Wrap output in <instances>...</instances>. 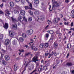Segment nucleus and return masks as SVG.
<instances>
[{
  "mask_svg": "<svg viewBox=\"0 0 74 74\" xmlns=\"http://www.w3.org/2000/svg\"><path fill=\"white\" fill-rule=\"evenodd\" d=\"M10 42V40L8 39H7L5 40V45H8Z\"/></svg>",
  "mask_w": 74,
  "mask_h": 74,
  "instance_id": "nucleus-11",
  "label": "nucleus"
},
{
  "mask_svg": "<svg viewBox=\"0 0 74 74\" xmlns=\"http://www.w3.org/2000/svg\"><path fill=\"white\" fill-rule=\"evenodd\" d=\"M9 34L10 37H11L14 36V35L13 34V33L12 31H10L9 32Z\"/></svg>",
  "mask_w": 74,
  "mask_h": 74,
  "instance_id": "nucleus-13",
  "label": "nucleus"
},
{
  "mask_svg": "<svg viewBox=\"0 0 74 74\" xmlns=\"http://www.w3.org/2000/svg\"><path fill=\"white\" fill-rule=\"evenodd\" d=\"M37 70H36V69H35L32 72H31V74H33L34 73H35V72H36Z\"/></svg>",
  "mask_w": 74,
  "mask_h": 74,
  "instance_id": "nucleus-40",
  "label": "nucleus"
},
{
  "mask_svg": "<svg viewBox=\"0 0 74 74\" xmlns=\"http://www.w3.org/2000/svg\"><path fill=\"white\" fill-rule=\"evenodd\" d=\"M24 47H26V48H28V47H29V46H28L27 45H25L24 46Z\"/></svg>",
  "mask_w": 74,
  "mask_h": 74,
  "instance_id": "nucleus-55",
  "label": "nucleus"
},
{
  "mask_svg": "<svg viewBox=\"0 0 74 74\" xmlns=\"http://www.w3.org/2000/svg\"><path fill=\"white\" fill-rule=\"evenodd\" d=\"M15 8H16L17 9H19V7L18 6V5H15Z\"/></svg>",
  "mask_w": 74,
  "mask_h": 74,
  "instance_id": "nucleus-37",
  "label": "nucleus"
},
{
  "mask_svg": "<svg viewBox=\"0 0 74 74\" xmlns=\"http://www.w3.org/2000/svg\"><path fill=\"white\" fill-rule=\"evenodd\" d=\"M49 25H47L45 27V30H47V29H48V27H49Z\"/></svg>",
  "mask_w": 74,
  "mask_h": 74,
  "instance_id": "nucleus-45",
  "label": "nucleus"
},
{
  "mask_svg": "<svg viewBox=\"0 0 74 74\" xmlns=\"http://www.w3.org/2000/svg\"><path fill=\"white\" fill-rule=\"evenodd\" d=\"M54 47L55 48H57L58 47V44L56 43V42H54L53 44Z\"/></svg>",
  "mask_w": 74,
  "mask_h": 74,
  "instance_id": "nucleus-17",
  "label": "nucleus"
},
{
  "mask_svg": "<svg viewBox=\"0 0 74 74\" xmlns=\"http://www.w3.org/2000/svg\"><path fill=\"white\" fill-rule=\"evenodd\" d=\"M44 46L45 48H47V47H48L49 46V45H48V43H46L44 45Z\"/></svg>",
  "mask_w": 74,
  "mask_h": 74,
  "instance_id": "nucleus-25",
  "label": "nucleus"
},
{
  "mask_svg": "<svg viewBox=\"0 0 74 74\" xmlns=\"http://www.w3.org/2000/svg\"><path fill=\"white\" fill-rule=\"evenodd\" d=\"M53 37H54V36H53V35H51L50 38L52 40H53Z\"/></svg>",
  "mask_w": 74,
  "mask_h": 74,
  "instance_id": "nucleus-43",
  "label": "nucleus"
},
{
  "mask_svg": "<svg viewBox=\"0 0 74 74\" xmlns=\"http://www.w3.org/2000/svg\"><path fill=\"white\" fill-rule=\"evenodd\" d=\"M72 73L73 74H74V70L72 71H71Z\"/></svg>",
  "mask_w": 74,
  "mask_h": 74,
  "instance_id": "nucleus-64",
  "label": "nucleus"
},
{
  "mask_svg": "<svg viewBox=\"0 0 74 74\" xmlns=\"http://www.w3.org/2000/svg\"><path fill=\"white\" fill-rule=\"evenodd\" d=\"M5 59L6 60H10V57L6 55L5 56Z\"/></svg>",
  "mask_w": 74,
  "mask_h": 74,
  "instance_id": "nucleus-14",
  "label": "nucleus"
},
{
  "mask_svg": "<svg viewBox=\"0 0 74 74\" xmlns=\"http://www.w3.org/2000/svg\"><path fill=\"white\" fill-rule=\"evenodd\" d=\"M52 54H49V56L48 57V58H51V56H52Z\"/></svg>",
  "mask_w": 74,
  "mask_h": 74,
  "instance_id": "nucleus-53",
  "label": "nucleus"
},
{
  "mask_svg": "<svg viewBox=\"0 0 74 74\" xmlns=\"http://www.w3.org/2000/svg\"><path fill=\"white\" fill-rule=\"evenodd\" d=\"M29 13L30 14V15H33V12L31 10H29L28 11Z\"/></svg>",
  "mask_w": 74,
  "mask_h": 74,
  "instance_id": "nucleus-31",
  "label": "nucleus"
},
{
  "mask_svg": "<svg viewBox=\"0 0 74 74\" xmlns=\"http://www.w3.org/2000/svg\"><path fill=\"white\" fill-rule=\"evenodd\" d=\"M53 39H50L49 40V41H50V42H52V41H53Z\"/></svg>",
  "mask_w": 74,
  "mask_h": 74,
  "instance_id": "nucleus-56",
  "label": "nucleus"
},
{
  "mask_svg": "<svg viewBox=\"0 0 74 74\" xmlns=\"http://www.w3.org/2000/svg\"><path fill=\"white\" fill-rule=\"evenodd\" d=\"M53 33V31L50 30V34H52Z\"/></svg>",
  "mask_w": 74,
  "mask_h": 74,
  "instance_id": "nucleus-47",
  "label": "nucleus"
},
{
  "mask_svg": "<svg viewBox=\"0 0 74 74\" xmlns=\"http://www.w3.org/2000/svg\"><path fill=\"white\" fill-rule=\"evenodd\" d=\"M51 1L53 3V4L52 7V9L53 10L55 9V7H59V4L57 1H56L55 0H52Z\"/></svg>",
  "mask_w": 74,
  "mask_h": 74,
  "instance_id": "nucleus-3",
  "label": "nucleus"
},
{
  "mask_svg": "<svg viewBox=\"0 0 74 74\" xmlns=\"http://www.w3.org/2000/svg\"><path fill=\"white\" fill-rule=\"evenodd\" d=\"M1 51H3V52H6V51L3 49H2Z\"/></svg>",
  "mask_w": 74,
  "mask_h": 74,
  "instance_id": "nucleus-54",
  "label": "nucleus"
},
{
  "mask_svg": "<svg viewBox=\"0 0 74 74\" xmlns=\"http://www.w3.org/2000/svg\"><path fill=\"white\" fill-rule=\"evenodd\" d=\"M21 3L22 4H24L25 3V0H21Z\"/></svg>",
  "mask_w": 74,
  "mask_h": 74,
  "instance_id": "nucleus-33",
  "label": "nucleus"
},
{
  "mask_svg": "<svg viewBox=\"0 0 74 74\" xmlns=\"http://www.w3.org/2000/svg\"><path fill=\"white\" fill-rule=\"evenodd\" d=\"M64 24L65 25H68L69 24V22H67V23H66V22H65L64 23Z\"/></svg>",
  "mask_w": 74,
  "mask_h": 74,
  "instance_id": "nucleus-35",
  "label": "nucleus"
},
{
  "mask_svg": "<svg viewBox=\"0 0 74 74\" xmlns=\"http://www.w3.org/2000/svg\"><path fill=\"white\" fill-rule=\"evenodd\" d=\"M40 20L41 21H42L43 20H44V16H40Z\"/></svg>",
  "mask_w": 74,
  "mask_h": 74,
  "instance_id": "nucleus-29",
  "label": "nucleus"
},
{
  "mask_svg": "<svg viewBox=\"0 0 74 74\" xmlns=\"http://www.w3.org/2000/svg\"><path fill=\"white\" fill-rule=\"evenodd\" d=\"M12 44L13 45H15L17 44V41L16 40H14L12 41Z\"/></svg>",
  "mask_w": 74,
  "mask_h": 74,
  "instance_id": "nucleus-22",
  "label": "nucleus"
},
{
  "mask_svg": "<svg viewBox=\"0 0 74 74\" xmlns=\"http://www.w3.org/2000/svg\"><path fill=\"white\" fill-rule=\"evenodd\" d=\"M44 46V44H41L39 46V47H40V48H42Z\"/></svg>",
  "mask_w": 74,
  "mask_h": 74,
  "instance_id": "nucleus-32",
  "label": "nucleus"
},
{
  "mask_svg": "<svg viewBox=\"0 0 74 74\" xmlns=\"http://www.w3.org/2000/svg\"><path fill=\"white\" fill-rule=\"evenodd\" d=\"M12 28L14 30H17V29H18L17 25L15 24H14L12 25Z\"/></svg>",
  "mask_w": 74,
  "mask_h": 74,
  "instance_id": "nucleus-10",
  "label": "nucleus"
},
{
  "mask_svg": "<svg viewBox=\"0 0 74 74\" xmlns=\"http://www.w3.org/2000/svg\"><path fill=\"white\" fill-rule=\"evenodd\" d=\"M10 12V11L8 10H6L5 11V14L6 16H8L7 15H10L11 13H9Z\"/></svg>",
  "mask_w": 74,
  "mask_h": 74,
  "instance_id": "nucleus-8",
  "label": "nucleus"
},
{
  "mask_svg": "<svg viewBox=\"0 0 74 74\" xmlns=\"http://www.w3.org/2000/svg\"><path fill=\"white\" fill-rule=\"evenodd\" d=\"M32 17H29L28 19V21H32Z\"/></svg>",
  "mask_w": 74,
  "mask_h": 74,
  "instance_id": "nucleus-30",
  "label": "nucleus"
},
{
  "mask_svg": "<svg viewBox=\"0 0 74 74\" xmlns=\"http://www.w3.org/2000/svg\"><path fill=\"white\" fill-rule=\"evenodd\" d=\"M49 53H45V55L46 56H48V55H49Z\"/></svg>",
  "mask_w": 74,
  "mask_h": 74,
  "instance_id": "nucleus-50",
  "label": "nucleus"
},
{
  "mask_svg": "<svg viewBox=\"0 0 74 74\" xmlns=\"http://www.w3.org/2000/svg\"><path fill=\"white\" fill-rule=\"evenodd\" d=\"M28 65V64H27L25 66V67L24 68L25 69H26V68L27 67V66Z\"/></svg>",
  "mask_w": 74,
  "mask_h": 74,
  "instance_id": "nucleus-57",
  "label": "nucleus"
},
{
  "mask_svg": "<svg viewBox=\"0 0 74 74\" xmlns=\"http://www.w3.org/2000/svg\"><path fill=\"white\" fill-rule=\"evenodd\" d=\"M71 26H73V25H74V24L73 22H72L71 23Z\"/></svg>",
  "mask_w": 74,
  "mask_h": 74,
  "instance_id": "nucleus-60",
  "label": "nucleus"
},
{
  "mask_svg": "<svg viewBox=\"0 0 74 74\" xmlns=\"http://www.w3.org/2000/svg\"><path fill=\"white\" fill-rule=\"evenodd\" d=\"M60 18H56L54 19L53 22L54 23H58L59 22V21L60 20Z\"/></svg>",
  "mask_w": 74,
  "mask_h": 74,
  "instance_id": "nucleus-6",
  "label": "nucleus"
},
{
  "mask_svg": "<svg viewBox=\"0 0 74 74\" xmlns=\"http://www.w3.org/2000/svg\"><path fill=\"white\" fill-rule=\"evenodd\" d=\"M43 69L44 70H45V71H46V70H48V68H47V67L46 66H44L43 68Z\"/></svg>",
  "mask_w": 74,
  "mask_h": 74,
  "instance_id": "nucleus-28",
  "label": "nucleus"
},
{
  "mask_svg": "<svg viewBox=\"0 0 74 74\" xmlns=\"http://www.w3.org/2000/svg\"><path fill=\"white\" fill-rule=\"evenodd\" d=\"M4 14V12L2 10H0V14Z\"/></svg>",
  "mask_w": 74,
  "mask_h": 74,
  "instance_id": "nucleus-51",
  "label": "nucleus"
},
{
  "mask_svg": "<svg viewBox=\"0 0 74 74\" xmlns=\"http://www.w3.org/2000/svg\"><path fill=\"white\" fill-rule=\"evenodd\" d=\"M15 2L17 3L19 2L20 1V0H15Z\"/></svg>",
  "mask_w": 74,
  "mask_h": 74,
  "instance_id": "nucleus-59",
  "label": "nucleus"
},
{
  "mask_svg": "<svg viewBox=\"0 0 74 74\" xmlns=\"http://www.w3.org/2000/svg\"><path fill=\"white\" fill-rule=\"evenodd\" d=\"M10 6V7H14V3L13 2H10L9 3Z\"/></svg>",
  "mask_w": 74,
  "mask_h": 74,
  "instance_id": "nucleus-16",
  "label": "nucleus"
},
{
  "mask_svg": "<svg viewBox=\"0 0 74 74\" xmlns=\"http://www.w3.org/2000/svg\"><path fill=\"white\" fill-rule=\"evenodd\" d=\"M67 48H69V47H70V48H71V44L69 43L68 44H67Z\"/></svg>",
  "mask_w": 74,
  "mask_h": 74,
  "instance_id": "nucleus-24",
  "label": "nucleus"
},
{
  "mask_svg": "<svg viewBox=\"0 0 74 74\" xmlns=\"http://www.w3.org/2000/svg\"><path fill=\"white\" fill-rule=\"evenodd\" d=\"M49 7H50L49 8V10L51 12H52V10H51L50 9V8H51V5H49Z\"/></svg>",
  "mask_w": 74,
  "mask_h": 74,
  "instance_id": "nucleus-49",
  "label": "nucleus"
},
{
  "mask_svg": "<svg viewBox=\"0 0 74 74\" xmlns=\"http://www.w3.org/2000/svg\"><path fill=\"white\" fill-rule=\"evenodd\" d=\"M18 51H19V52H24V50L23 49H22L21 50L19 49Z\"/></svg>",
  "mask_w": 74,
  "mask_h": 74,
  "instance_id": "nucleus-48",
  "label": "nucleus"
},
{
  "mask_svg": "<svg viewBox=\"0 0 74 74\" xmlns=\"http://www.w3.org/2000/svg\"><path fill=\"white\" fill-rule=\"evenodd\" d=\"M29 6L31 10H33V6H32V4L31 3H29Z\"/></svg>",
  "mask_w": 74,
  "mask_h": 74,
  "instance_id": "nucleus-18",
  "label": "nucleus"
},
{
  "mask_svg": "<svg viewBox=\"0 0 74 74\" xmlns=\"http://www.w3.org/2000/svg\"><path fill=\"white\" fill-rule=\"evenodd\" d=\"M2 64L4 65H6L7 64V62L4 60H2Z\"/></svg>",
  "mask_w": 74,
  "mask_h": 74,
  "instance_id": "nucleus-23",
  "label": "nucleus"
},
{
  "mask_svg": "<svg viewBox=\"0 0 74 74\" xmlns=\"http://www.w3.org/2000/svg\"><path fill=\"white\" fill-rule=\"evenodd\" d=\"M32 62H33L35 63H36V62L39 60L38 59V56H35L32 59Z\"/></svg>",
  "mask_w": 74,
  "mask_h": 74,
  "instance_id": "nucleus-4",
  "label": "nucleus"
},
{
  "mask_svg": "<svg viewBox=\"0 0 74 74\" xmlns=\"http://www.w3.org/2000/svg\"><path fill=\"white\" fill-rule=\"evenodd\" d=\"M31 66L32 67V69H33V68H34V65L33 64H32Z\"/></svg>",
  "mask_w": 74,
  "mask_h": 74,
  "instance_id": "nucleus-63",
  "label": "nucleus"
},
{
  "mask_svg": "<svg viewBox=\"0 0 74 74\" xmlns=\"http://www.w3.org/2000/svg\"><path fill=\"white\" fill-rule=\"evenodd\" d=\"M66 65L68 66H71L73 65V64L71 62H68L66 63Z\"/></svg>",
  "mask_w": 74,
  "mask_h": 74,
  "instance_id": "nucleus-21",
  "label": "nucleus"
},
{
  "mask_svg": "<svg viewBox=\"0 0 74 74\" xmlns=\"http://www.w3.org/2000/svg\"><path fill=\"white\" fill-rule=\"evenodd\" d=\"M22 36L24 38H26V34L24 33H23L22 34Z\"/></svg>",
  "mask_w": 74,
  "mask_h": 74,
  "instance_id": "nucleus-27",
  "label": "nucleus"
},
{
  "mask_svg": "<svg viewBox=\"0 0 74 74\" xmlns=\"http://www.w3.org/2000/svg\"><path fill=\"white\" fill-rule=\"evenodd\" d=\"M45 37L47 38H48V37H49V34H45Z\"/></svg>",
  "mask_w": 74,
  "mask_h": 74,
  "instance_id": "nucleus-39",
  "label": "nucleus"
},
{
  "mask_svg": "<svg viewBox=\"0 0 74 74\" xmlns=\"http://www.w3.org/2000/svg\"><path fill=\"white\" fill-rule=\"evenodd\" d=\"M36 65L37 67H38V66H39V62H36Z\"/></svg>",
  "mask_w": 74,
  "mask_h": 74,
  "instance_id": "nucleus-44",
  "label": "nucleus"
},
{
  "mask_svg": "<svg viewBox=\"0 0 74 74\" xmlns=\"http://www.w3.org/2000/svg\"><path fill=\"white\" fill-rule=\"evenodd\" d=\"M62 36V34L60 33H59L58 35V37L59 38H60L61 37V36Z\"/></svg>",
  "mask_w": 74,
  "mask_h": 74,
  "instance_id": "nucleus-46",
  "label": "nucleus"
},
{
  "mask_svg": "<svg viewBox=\"0 0 74 74\" xmlns=\"http://www.w3.org/2000/svg\"><path fill=\"white\" fill-rule=\"evenodd\" d=\"M3 4L2 3L0 5V7L1 8H3Z\"/></svg>",
  "mask_w": 74,
  "mask_h": 74,
  "instance_id": "nucleus-52",
  "label": "nucleus"
},
{
  "mask_svg": "<svg viewBox=\"0 0 74 74\" xmlns=\"http://www.w3.org/2000/svg\"><path fill=\"white\" fill-rule=\"evenodd\" d=\"M29 7L28 6H25V10H28L29 8Z\"/></svg>",
  "mask_w": 74,
  "mask_h": 74,
  "instance_id": "nucleus-38",
  "label": "nucleus"
},
{
  "mask_svg": "<svg viewBox=\"0 0 74 74\" xmlns=\"http://www.w3.org/2000/svg\"><path fill=\"white\" fill-rule=\"evenodd\" d=\"M12 21L13 22H14V23H15V22H16V19H15V18H13L12 16L11 17V18Z\"/></svg>",
  "mask_w": 74,
  "mask_h": 74,
  "instance_id": "nucleus-20",
  "label": "nucleus"
},
{
  "mask_svg": "<svg viewBox=\"0 0 74 74\" xmlns=\"http://www.w3.org/2000/svg\"><path fill=\"white\" fill-rule=\"evenodd\" d=\"M65 2L66 3H69L70 2V0H65Z\"/></svg>",
  "mask_w": 74,
  "mask_h": 74,
  "instance_id": "nucleus-36",
  "label": "nucleus"
},
{
  "mask_svg": "<svg viewBox=\"0 0 74 74\" xmlns=\"http://www.w3.org/2000/svg\"><path fill=\"white\" fill-rule=\"evenodd\" d=\"M30 53H31V52H29L27 53H26L25 54V56H29L30 55Z\"/></svg>",
  "mask_w": 74,
  "mask_h": 74,
  "instance_id": "nucleus-26",
  "label": "nucleus"
},
{
  "mask_svg": "<svg viewBox=\"0 0 74 74\" xmlns=\"http://www.w3.org/2000/svg\"><path fill=\"white\" fill-rule=\"evenodd\" d=\"M14 71H16L17 69H18V66H16V65H14Z\"/></svg>",
  "mask_w": 74,
  "mask_h": 74,
  "instance_id": "nucleus-19",
  "label": "nucleus"
},
{
  "mask_svg": "<svg viewBox=\"0 0 74 74\" xmlns=\"http://www.w3.org/2000/svg\"><path fill=\"white\" fill-rule=\"evenodd\" d=\"M54 55L55 56H56V55H57V54H56V52H54Z\"/></svg>",
  "mask_w": 74,
  "mask_h": 74,
  "instance_id": "nucleus-58",
  "label": "nucleus"
},
{
  "mask_svg": "<svg viewBox=\"0 0 74 74\" xmlns=\"http://www.w3.org/2000/svg\"><path fill=\"white\" fill-rule=\"evenodd\" d=\"M71 16L72 18H74V14L71 15Z\"/></svg>",
  "mask_w": 74,
  "mask_h": 74,
  "instance_id": "nucleus-62",
  "label": "nucleus"
},
{
  "mask_svg": "<svg viewBox=\"0 0 74 74\" xmlns=\"http://www.w3.org/2000/svg\"><path fill=\"white\" fill-rule=\"evenodd\" d=\"M3 27L5 29L7 30V29L8 28V24L5 23V25H3Z\"/></svg>",
  "mask_w": 74,
  "mask_h": 74,
  "instance_id": "nucleus-7",
  "label": "nucleus"
},
{
  "mask_svg": "<svg viewBox=\"0 0 74 74\" xmlns=\"http://www.w3.org/2000/svg\"><path fill=\"white\" fill-rule=\"evenodd\" d=\"M47 22H48V24H49V23H52V22H51V21H49V20H48Z\"/></svg>",
  "mask_w": 74,
  "mask_h": 74,
  "instance_id": "nucleus-41",
  "label": "nucleus"
},
{
  "mask_svg": "<svg viewBox=\"0 0 74 74\" xmlns=\"http://www.w3.org/2000/svg\"><path fill=\"white\" fill-rule=\"evenodd\" d=\"M71 12L72 14H74V10H72Z\"/></svg>",
  "mask_w": 74,
  "mask_h": 74,
  "instance_id": "nucleus-61",
  "label": "nucleus"
},
{
  "mask_svg": "<svg viewBox=\"0 0 74 74\" xmlns=\"http://www.w3.org/2000/svg\"><path fill=\"white\" fill-rule=\"evenodd\" d=\"M42 68H39L38 69V71H39V72H40V71H42Z\"/></svg>",
  "mask_w": 74,
  "mask_h": 74,
  "instance_id": "nucleus-42",
  "label": "nucleus"
},
{
  "mask_svg": "<svg viewBox=\"0 0 74 74\" xmlns=\"http://www.w3.org/2000/svg\"><path fill=\"white\" fill-rule=\"evenodd\" d=\"M20 12L21 14L22 15H25V12L24 10H21L20 11Z\"/></svg>",
  "mask_w": 74,
  "mask_h": 74,
  "instance_id": "nucleus-12",
  "label": "nucleus"
},
{
  "mask_svg": "<svg viewBox=\"0 0 74 74\" xmlns=\"http://www.w3.org/2000/svg\"><path fill=\"white\" fill-rule=\"evenodd\" d=\"M34 14L36 15H40V11L38 10H36L34 12Z\"/></svg>",
  "mask_w": 74,
  "mask_h": 74,
  "instance_id": "nucleus-15",
  "label": "nucleus"
},
{
  "mask_svg": "<svg viewBox=\"0 0 74 74\" xmlns=\"http://www.w3.org/2000/svg\"><path fill=\"white\" fill-rule=\"evenodd\" d=\"M18 20L20 21L18 23V26H20V25H21L20 23H21L22 22H23V21H24L25 22H27V19L25 18V16H23V19H22V18L21 17H19Z\"/></svg>",
  "mask_w": 74,
  "mask_h": 74,
  "instance_id": "nucleus-2",
  "label": "nucleus"
},
{
  "mask_svg": "<svg viewBox=\"0 0 74 74\" xmlns=\"http://www.w3.org/2000/svg\"><path fill=\"white\" fill-rule=\"evenodd\" d=\"M19 40L21 42H23V38H19Z\"/></svg>",
  "mask_w": 74,
  "mask_h": 74,
  "instance_id": "nucleus-34",
  "label": "nucleus"
},
{
  "mask_svg": "<svg viewBox=\"0 0 74 74\" xmlns=\"http://www.w3.org/2000/svg\"><path fill=\"white\" fill-rule=\"evenodd\" d=\"M27 33H28L29 35H31L33 33V30L32 29L28 30L27 31Z\"/></svg>",
  "mask_w": 74,
  "mask_h": 74,
  "instance_id": "nucleus-5",
  "label": "nucleus"
},
{
  "mask_svg": "<svg viewBox=\"0 0 74 74\" xmlns=\"http://www.w3.org/2000/svg\"><path fill=\"white\" fill-rule=\"evenodd\" d=\"M30 40L31 41V42H30L29 44L30 45V46L32 45L31 49L32 50H33L34 51H36L37 50V48L36 47L34 46H33V45H34V44H33V42H34V40L32 39H30Z\"/></svg>",
  "mask_w": 74,
  "mask_h": 74,
  "instance_id": "nucleus-1",
  "label": "nucleus"
},
{
  "mask_svg": "<svg viewBox=\"0 0 74 74\" xmlns=\"http://www.w3.org/2000/svg\"><path fill=\"white\" fill-rule=\"evenodd\" d=\"M34 3H35V5H36V7L38 5V4H39V1L38 0H34Z\"/></svg>",
  "mask_w": 74,
  "mask_h": 74,
  "instance_id": "nucleus-9",
  "label": "nucleus"
}]
</instances>
